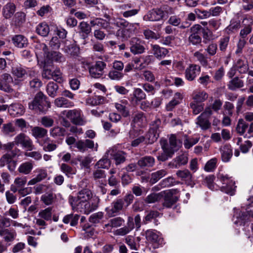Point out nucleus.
Returning <instances> with one entry per match:
<instances>
[{
  "label": "nucleus",
  "instance_id": "obj_55",
  "mask_svg": "<svg viewBox=\"0 0 253 253\" xmlns=\"http://www.w3.org/2000/svg\"><path fill=\"white\" fill-rule=\"evenodd\" d=\"M54 198L52 193H47L42 196L41 201L46 205H50L52 204Z\"/></svg>",
  "mask_w": 253,
  "mask_h": 253
},
{
  "label": "nucleus",
  "instance_id": "obj_53",
  "mask_svg": "<svg viewBox=\"0 0 253 253\" xmlns=\"http://www.w3.org/2000/svg\"><path fill=\"white\" fill-rule=\"evenodd\" d=\"M111 165L110 160L106 158H103L95 164L97 169H108Z\"/></svg>",
  "mask_w": 253,
  "mask_h": 253
},
{
  "label": "nucleus",
  "instance_id": "obj_44",
  "mask_svg": "<svg viewBox=\"0 0 253 253\" xmlns=\"http://www.w3.org/2000/svg\"><path fill=\"white\" fill-rule=\"evenodd\" d=\"M47 133V130L41 127L35 126L32 129V134L36 139L44 137Z\"/></svg>",
  "mask_w": 253,
  "mask_h": 253
},
{
  "label": "nucleus",
  "instance_id": "obj_59",
  "mask_svg": "<svg viewBox=\"0 0 253 253\" xmlns=\"http://www.w3.org/2000/svg\"><path fill=\"white\" fill-rule=\"evenodd\" d=\"M159 135V133L155 131L149 130V131L146 135V139L148 140V143L152 144L156 141Z\"/></svg>",
  "mask_w": 253,
  "mask_h": 253
},
{
  "label": "nucleus",
  "instance_id": "obj_40",
  "mask_svg": "<svg viewBox=\"0 0 253 253\" xmlns=\"http://www.w3.org/2000/svg\"><path fill=\"white\" fill-rule=\"evenodd\" d=\"M234 67L240 74H245L249 70V66L247 61L239 59L235 63Z\"/></svg>",
  "mask_w": 253,
  "mask_h": 253
},
{
  "label": "nucleus",
  "instance_id": "obj_24",
  "mask_svg": "<svg viewBox=\"0 0 253 253\" xmlns=\"http://www.w3.org/2000/svg\"><path fill=\"white\" fill-rule=\"evenodd\" d=\"M90 24L91 27L102 28L110 31V26L109 22L105 19L100 18H95L90 21Z\"/></svg>",
  "mask_w": 253,
  "mask_h": 253
},
{
  "label": "nucleus",
  "instance_id": "obj_58",
  "mask_svg": "<svg viewBox=\"0 0 253 253\" xmlns=\"http://www.w3.org/2000/svg\"><path fill=\"white\" fill-rule=\"evenodd\" d=\"M41 123L42 126L45 127H50L53 126L54 120L51 117L46 116L41 118Z\"/></svg>",
  "mask_w": 253,
  "mask_h": 253
},
{
  "label": "nucleus",
  "instance_id": "obj_14",
  "mask_svg": "<svg viewBox=\"0 0 253 253\" xmlns=\"http://www.w3.org/2000/svg\"><path fill=\"white\" fill-rule=\"evenodd\" d=\"M106 154L110 155L115 161L116 165H119L124 163L126 160V153L117 149V147L114 146L109 148L106 152Z\"/></svg>",
  "mask_w": 253,
  "mask_h": 253
},
{
  "label": "nucleus",
  "instance_id": "obj_34",
  "mask_svg": "<svg viewBox=\"0 0 253 253\" xmlns=\"http://www.w3.org/2000/svg\"><path fill=\"white\" fill-rule=\"evenodd\" d=\"M14 44L18 47L23 48L28 44L27 39L23 36L19 35H16L12 38Z\"/></svg>",
  "mask_w": 253,
  "mask_h": 253
},
{
  "label": "nucleus",
  "instance_id": "obj_9",
  "mask_svg": "<svg viewBox=\"0 0 253 253\" xmlns=\"http://www.w3.org/2000/svg\"><path fill=\"white\" fill-rule=\"evenodd\" d=\"M106 63L102 61H97L89 68V72L92 78L98 79L101 77L104 73Z\"/></svg>",
  "mask_w": 253,
  "mask_h": 253
},
{
  "label": "nucleus",
  "instance_id": "obj_45",
  "mask_svg": "<svg viewBox=\"0 0 253 253\" xmlns=\"http://www.w3.org/2000/svg\"><path fill=\"white\" fill-rule=\"evenodd\" d=\"M168 173L166 169H160L151 174V177L150 181L152 184L157 182L161 178L165 176Z\"/></svg>",
  "mask_w": 253,
  "mask_h": 253
},
{
  "label": "nucleus",
  "instance_id": "obj_37",
  "mask_svg": "<svg viewBox=\"0 0 253 253\" xmlns=\"http://www.w3.org/2000/svg\"><path fill=\"white\" fill-rule=\"evenodd\" d=\"M33 168V164L31 162H26L21 164L18 169V171L19 173L24 174H29Z\"/></svg>",
  "mask_w": 253,
  "mask_h": 253
},
{
  "label": "nucleus",
  "instance_id": "obj_4",
  "mask_svg": "<svg viewBox=\"0 0 253 253\" xmlns=\"http://www.w3.org/2000/svg\"><path fill=\"white\" fill-rule=\"evenodd\" d=\"M217 179L222 184L220 187L221 191L231 196L235 194L237 187L235 185V181L232 176H229L227 174L219 173Z\"/></svg>",
  "mask_w": 253,
  "mask_h": 253
},
{
  "label": "nucleus",
  "instance_id": "obj_11",
  "mask_svg": "<svg viewBox=\"0 0 253 253\" xmlns=\"http://www.w3.org/2000/svg\"><path fill=\"white\" fill-rule=\"evenodd\" d=\"M14 142L17 145H21L28 151H32L35 149L32 140L23 133H20L14 138Z\"/></svg>",
  "mask_w": 253,
  "mask_h": 253
},
{
  "label": "nucleus",
  "instance_id": "obj_29",
  "mask_svg": "<svg viewBox=\"0 0 253 253\" xmlns=\"http://www.w3.org/2000/svg\"><path fill=\"white\" fill-rule=\"evenodd\" d=\"M153 54L158 59L164 58L168 53V50L164 47H161L157 44H151Z\"/></svg>",
  "mask_w": 253,
  "mask_h": 253
},
{
  "label": "nucleus",
  "instance_id": "obj_16",
  "mask_svg": "<svg viewBox=\"0 0 253 253\" xmlns=\"http://www.w3.org/2000/svg\"><path fill=\"white\" fill-rule=\"evenodd\" d=\"M200 72L201 67L199 65L190 64L185 71V78L189 81H193Z\"/></svg>",
  "mask_w": 253,
  "mask_h": 253
},
{
  "label": "nucleus",
  "instance_id": "obj_5",
  "mask_svg": "<svg viewBox=\"0 0 253 253\" xmlns=\"http://www.w3.org/2000/svg\"><path fill=\"white\" fill-rule=\"evenodd\" d=\"M173 13L172 9L169 6L153 9L144 15L143 19L149 21H158L167 17L169 14Z\"/></svg>",
  "mask_w": 253,
  "mask_h": 253
},
{
  "label": "nucleus",
  "instance_id": "obj_8",
  "mask_svg": "<svg viewBox=\"0 0 253 253\" xmlns=\"http://www.w3.org/2000/svg\"><path fill=\"white\" fill-rule=\"evenodd\" d=\"M245 210L246 212L242 211H241V215L239 213V215L234 216V220L235 217L236 218V220L234 221L235 224L244 225L250 216L253 218V202L249 205Z\"/></svg>",
  "mask_w": 253,
  "mask_h": 253
},
{
  "label": "nucleus",
  "instance_id": "obj_33",
  "mask_svg": "<svg viewBox=\"0 0 253 253\" xmlns=\"http://www.w3.org/2000/svg\"><path fill=\"white\" fill-rule=\"evenodd\" d=\"M193 57L197 61L200 62L202 66L204 67L209 66L210 68L212 67V66H211L208 63V57L200 51L194 52Z\"/></svg>",
  "mask_w": 253,
  "mask_h": 253
},
{
  "label": "nucleus",
  "instance_id": "obj_64",
  "mask_svg": "<svg viewBox=\"0 0 253 253\" xmlns=\"http://www.w3.org/2000/svg\"><path fill=\"white\" fill-rule=\"evenodd\" d=\"M190 106L192 110L193 113L195 115H197L201 112L204 110V104H199L198 103H196L195 102L190 103Z\"/></svg>",
  "mask_w": 253,
  "mask_h": 253
},
{
  "label": "nucleus",
  "instance_id": "obj_46",
  "mask_svg": "<svg viewBox=\"0 0 253 253\" xmlns=\"http://www.w3.org/2000/svg\"><path fill=\"white\" fill-rule=\"evenodd\" d=\"M58 89V85L53 82H49L46 85V92L48 95L52 97L56 96Z\"/></svg>",
  "mask_w": 253,
  "mask_h": 253
},
{
  "label": "nucleus",
  "instance_id": "obj_6",
  "mask_svg": "<svg viewBox=\"0 0 253 253\" xmlns=\"http://www.w3.org/2000/svg\"><path fill=\"white\" fill-rule=\"evenodd\" d=\"M61 115L65 116L76 125L83 126L86 123V121L80 109L64 110L61 113Z\"/></svg>",
  "mask_w": 253,
  "mask_h": 253
},
{
  "label": "nucleus",
  "instance_id": "obj_54",
  "mask_svg": "<svg viewBox=\"0 0 253 253\" xmlns=\"http://www.w3.org/2000/svg\"><path fill=\"white\" fill-rule=\"evenodd\" d=\"M60 169L68 177H70L76 173V170L66 164H61Z\"/></svg>",
  "mask_w": 253,
  "mask_h": 253
},
{
  "label": "nucleus",
  "instance_id": "obj_20",
  "mask_svg": "<svg viewBox=\"0 0 253 253\" xmlns=\"http://www.w3.org/2000/svg\"><path fill=\"white\" fill-rule=\"evenodd\" d=\"M12 82L13 79L10 74L7 73L2 74L0 80V89L7 92H11L12 89L9 84Z\"/></svg>",
  "mask_w": 253,
  "mask_h": 253
},
{
  "label": "nucleus",
  "instance_id": "obj_22",
  "mask_svg": "<svg viewBox=\"0 0 253 253\" xmlns=\"http://www.w3.org/2000/svg\"><path fill=\"white\" fill-rule=\"evenodd\" d=\"M145 237L147 240L152 243L159 245L163 244V238L161 237L160 233L153 230H148L145 232Z\"/></svg>",
  "mask_w": 253,
  "mask_h": 253
},
{
  "label": "nucleus",
  "instance_id": "obj_21",
  "mask_svg": "<svg viewBox=\"0 0 253 253\" xmlns=\"http://www.w3.org/2000/svg\"><path fill=\"white\" fill-rule=\"evenodd\" d=\"M134 228L133 219L132 217L129 216L126 226L116 230L114 231V234L116 236H125L129 233Z\"/></svg>",
  "mask_w": 253,
  "mask_h": 253
},
{
  "label": "nucleus",
  "instance_id": "obj_35",
  "mask_svg": "<svg viewBox=\"0 0 253 253\" xmlns=\"http://www.w3.org/2000/svg\"><path fill=\"white\" fill-rule=\"evenodd\" d=\"M244 82L238 77H235L229 81L227 85L228 87L231 90H235L237 88L244 86Z\"/></svg>",
  "mask_w": 253,
  "mask_h": 253
},
{
  "label": "nucleus",
  "instance_id": "obj_36",
  "mask_svg": "<svg viewBox=\"0 0 253 253\" xmlns=\"http://www.w3.org/2000/svg\"><path fill=\"white\" fill-rule=\"evenodd\" d=\"M170 150H173L174 153L178 150L182 145V142L177 140L174 134H171L169 139Z\"/></svg>",
  "mask_w": 253,
  "mask_h": 253
},
{
  "label": "nucleus",
  "instance_id": "obj_25",
  "mask_svg": "<svg viewBox=\"0 0 253 253\" xmlns=\"http://www.w3.org/2000/svg\"><path fill=\"white\" fill-rule=\"evenodd\" d=\"M12 74L14 77L19 79H23L28 74L27 68L21 65H17L12 69Z\"/></svg>",
  "mask_w": 253,
  "mask_h": 253
},
{
  "label": "nucleus",
  "instance_id": "obj_10",
  "mask_svg": "<svg viewBox=\"0 0 253 253\" xmlns=\"http://www.w3.org/2000/svg\"><path fill=\"white\" fill-rule=\"evenodd\" d=\"M115 24L118 27H126L131 36L137 34L140 29V25L138 23H129L123 18L117 20Z\"/></svg>",
  "mask_w": 253,
  "mask_h": 253
},
{
  "label": "nucleus",
  "instance_id": "obj_56",
  "mask_svg": "<svg viewBox=\"0 0 253 253\" xmlns=\"http://www.w3.org/2000/svg\"><path fill=\"white\" fill-rule=\"evenodd\" d=\"M49 138L47 137L45 139L43 142L42 146L43 149L44 151L51 152L55 150L57 148L56 144L52 143H49Z\"/></svg>",
  "mask_w": 253,
  "mask_h": 253
},
{
  "label": "nucleus",
  "instance_id": "obj_27",
  "mask_svg": "<svg viewBox=\"0 0 253 253\" xmlns=\"http://www.w3.org/2000/svg\"><path fill=\"white\" fill-rule=\"evenodd\" d=\"M221 158L223 162H228L232 156V150L229 145L226 144L220 148Z\"/></svg>",
  "mask_w": 253,
  "mask_h": 253
},
{
  "label": "nucleus",
  "instance_id": "obj_32",
  "mask_svg": "<svg viewBox=\"0 0 253 253\" xmlns=\"http://www.w3.org/2000/svg\"><path fill=\"white\" fill-rule=\"evenodd\" d=\"M241 26L240 21L232 19L230 24L225 29V32L228 35L235 33L238 31Z\"/></svg>",
  "mask_w": 253,
  "mask_h": 253
},
{
  "label": "nucleus",
  "instance_id": "obj_7",
  "mask_svg": "<svg viewBox=\"0 0 253 253\" xmlns=\"http://www.w3.org/2000/svg\"><path fill=\"white\" fill-rule=\"evenodd\" d=\"M40 46L42 48L44 56L47 60H51L52 62L59 63L65 62L66 58L60 52L57 51L48 52L47 46L44 43H41Z\"/></svg>",
  "mask_w": 253,
  "mask_h": 253
},
{
  "label": "nucleus",
  "instance_id": "obj_38",
  "mask_svg": "<svg viewBox=\"0 0 253 253\" xmlns=\"http://www.w3.org/2000/svg\"><path fill=\"white\" fill-rule=\"evenodd\" d=\"M80 218V215L77 214H69L65 216L63 219V222L65 224L70 223L72 226H76Z\"/></svg>",
  "mask_w": 253,
  "mask_h": 253
},
{
  "label": "nucleus",
  "instance_id": "obj_51",
  "mask_svg": "<svg viewBox=\"0 0 253 253\" xmlns=\"http://www.w3.org/2000/svg\"><path fill=\"white\" fill-rule=\"evenodd\" d=\"M249 125L243 119H240L238 121L236 127V130L238 133L241 135H243L246 131L248 129Z\"/></svg>",
  "mask_w": 253,
  "mask_h": 253
},
{
  "label": "nucleus",
  "instance_id": "obj_50",
  "mask_svg": "<svg viewBox=\"0 0 253 253\" xmlns=\"http://www.w3.org/2000/svg\"><path fill=\"white\" fill-rule=\"evenodd\" d=\"M36 31L38 34L45 37L49 33V28L45 23H42L37 27Z\"/></svg>",
  "mask_w": 253,
  "mask_h": 253
},
{
  "label": "nucleus",
  "instance_id": "obj_17",
  "mask_svg": "<svg viewBox=\"0 0 253 253\" xmlns=\"http://www.w3.org/2000/svg\"><path fill=\"white\" fill-rule=\"evenodd\" d=\"M164 202L163 206L167 208H171L177 201L178 198L172 191H163Z\"/></svg>",
  "mask_w": 253,
  "mask_h": 253
},
{
  "label": "nucleus",
  "instance_id": "obj_12",
  "mask_svg": "<svg viewBox=\"0 0 253 253\" xmlns=\"http://www.w3.org/2000/svg\"><path fill=\"white\" fill-rule=\"evenodd\" d=\"M130 50L134 54L145 52L144 42L137 38H132L129 41Z\"/></svg>",
  "mask_w": 253,
  "mask_h": 253
},
{
  "label": "nucleus",
  "instance_id": "obj_13",
  "mask_svg": "<svg viewBox=\"0 0 253 253\" xmlns=\"http://www.w3.org/2000/svg\"><path fill=\"white\" fill-rule=\"evenodd\" d=\"M124 201L122 199H117L114 200L110 207L106 208V211L109 217H112L118 214L123 209Z\"/></svg>",
  "mask_w": 253,
  "mask_h": 253
},
{
  "label": "nucleus",
  "instance_id": "obj_41",
  "mask_svg": "<svg viewBox=\"0 0 253 253\" xmlns=\"http://www.w3.org/2000/svg\"><path fill=\"white\" fill-rule=\"evenodd\" d=\"M177 176L182 180L190 183L192 181V175L190 171L188 169L178 170L176 172Z\"/></svg>",
  "mask_w": 253,
  "mask_h": 253
},
{
  "label": "nucleus",
  "instance_id": "obj_30",
  "mask_svg": "<svg viewBox=\"0 0 253 253\" xmlns=\"http://www.w3.org/2000/svg\"><path fill=\"white\" fill-rule=\"evenodd\" d=\"M154 164L155 159L151 156L142 157L137 162L138 165L141 168L152 167Z\"/></svg>",
  "mask_w": 253,
  "mask_h": 253
},
{
  "label": "nucleus",
  "instance_id": "obj_63",
  "mask_svg": "<svg viewBox=\"0 0 253 253\" xmlns=\"http://www.w3.org/2000/svg\"><path fill=\"white\" fill-rule=\"evenodd\" d=\"M65 130L59 126H56L51 128L50 130V134L53 137L63 136L64 135Z\"/></svg>",
  "mask_w": 253,
  "mask_h": 253
},
{
  "label": "nucleus",
  "instance_id": "obj_19",
  "mask_svg": "<svg viewBox=\"0 0 253 253\" xmlns=\"http://www.w3.org/2000/svg\"><path fill=\"white\" fill-rule=\"evenodd\" d=\"M188 161V155L187 154H182L170 162L168 166L171 169H177L182 165H186Z\"/></svg>",
  "mask_w": 253,
  "mask_h": 253
},
{
  "label": "nucleus",
  "instance_id": "obj_1",
  "mask_svg": "<svg viewBox=\"0 0 253 253\" xmlns=\"http://www.w3.org/2000/svg\"><path fill=\"white\" fill-rule=\"evenodd\" d=\"M69 202L73 210L88 214L97 209L99 199L93 196L90 190L84 189L78 193L77 197L70 196Z\"/></svg>",
  "mask_w": 253,
  "mask_h": 253
},
{
  "label": "nucleus",
  "instance_id": "obj_48",
  "mask_svg": "<svg viewBox=\"0 0 253 253\" xmlns=\"http://www.w3.org/2000/svg\"><path fill=\"white\" fill-rule=\"evenodd\" d=\"M52 209L50 207L42 210L39 211L38 216L45 220H50L52 217Z\"/></svg>",
  "mask_w": 253,
  "mask_h": 253
},
{
  "label": "nucleus",
  "instance_id": "obj_2",
  "mask_svg": "<svg viewBox=\"0 0 253 253\" xmlns=\"http://www.w3.org/2000/svg\"><path fill=\"white\" fill-rule=\"evenodd\" d=\"M42 92H38L34 100L29 103V108L40 112L45 113L51 106L50 103L46 100Z\"/></svg>",
  "mask_w": 253,
  "mask_h": 253
},
{
  "label": "nucleus",
  "instance_id": "obj_60",
  "mask_svg": "<svg viewBox=\"0 0 253 253\" xmlns=\"http://www.w3.org/2000/svg\"><path fill=\"white\" fill-rule=\"evenodd\" d=\"M27 181V178L26 176L17 177L15 178L14 184L17 188L20 189L25 186Z\"/></svg>",
  "mask_w": 253,
  "mask_h": 253
},
{
  "label": "nucleus",
  "instance_id": "obj_49",
  "mask_svg": "<svg viewBox=\"0 0 253 253\" xmlns=\"http://www.w3.org/2000/svg\"><path fill=\"white\" fill-rule=\"evenodd\" d=\"M207 118V117L201 115L197 118V124L202 129H207L211 126V124Z\"/></svg>",
  "mask_w": 253,
  "mask_h": 253
},
{
  "label": "nucleus",
  "instance_id": "obj_52",
  "mask_svg": "<svg viewBox=\"0 0 253 253\" xmlns=\"http://www.w3.org/2000/svg\"><path fill=\"white\" fill-rule=\"evenodd\" d=\"M200 136H196L192 137L186 138L184 141V146L186 149H189L198 142Z\"/></svg>",
  "mask_w": 253,
  "mask_h": 253
},
{
  "label": "nucleus",
  "instance_id": "obj_39",
  "mask_svg": "<svg viewBox=\"0 0 253 253\" xmlns=\"http://www.w3.org/2000/svg\"><path fill=\"white\" fill-rule=\"evenodd\" d=\"M162 149L163 152L157 157L159 161L164 162L167 160L169 158L172 157L174 154L173 150H170L169 148L164 145L162 146Z\"/></svg>",
  "mask_w": 253,
  "mask_h": 253
},
{
  "label": "nucleus",
  "instance_id": "obj_42",
  "mask_svg": "<svg viewBox=\"0 0 253 253\" xmlns=\"http://www.w3.org/2000/svg\"><path fill=\"white\" fill-rule=\"evenodd\" d=\"M119 28L116 33V36L119 39L126 41L131 36L126 27H121Z\"/></svg>",
  "mask_w": 253,
  "mask_h": 253
},
{
  "label": "nucleus",
  "instance_id": "obj_18",
  "mask_svg": "<svg viewBox=\"0 0 253 253\" xmlns=\"http://www.w3.org/2000/svg\"><path fill=\"white\" fill-rule=\"evenodd\" d=\"M146 94L140 88H134L132 96L130 98V103L134 106L137 105L142 100L145 99Z\"/></svg>",
  "mask_w": 253,
  "mask_h": 253
},
{
  "label": "nucleus",
  "instance_id": "obj_15",
  "mask_svg": "<svg viewBox=\"0 0 253 253\" xmlns=\"http://www.w3.org/2000/svg\"><path fill=\"white\" fill-rule=\"evenodd\" d=\"M114 105L116 109L123 117L126 118L130 116L129 107L130 105L127 99L123 98L118 102L115 103Z\"/></svg>",
  "mask_w": 253,
  "mask_h": 253
},
{
  "label": "nucleus",
  "instance_id": "obj_23",
  "mask_svg": "<svg viewBox=\"0 0 253 253\" xmlns=\"http://www.w3.org/2000/svg\"><path fill=\"white\" fill-rule=\"evenodd\" d=\"M8 110L10 115L13 117L22 115L25 112L24 106L19 103H12L9 106Z\"/></svg>",
  "mask_w": 253,
  "mask_h": 253
},
{
  "label": "nucleus",
  "instance_id": "obj_43",
  "mask_svg": "<svg viewBox=\"0 0 253 253\" xmlns=\"http://www.w3.org/2000/svg\"><path fill=\"white\" fill-rule=\"evenodd\" d=\"M15 11V5L12 3H8L3 8V15L6 18H9Z\"/></svg>",
  "mask_w": 253,
  "mask_h": 253
},
{
  "label": "nucleus",
  "instance_id": "obj_61",
  "mask_svg": "<svg viewBox=\"0 0 253 253\" xmlns=\"http://www.w3.org/2000/svg\"><path fill=\"white\" fill-rule=\"evenodd\" d=\"M13 160L12 157L10 154H5L3 155L0 159V167H3L6 165L10 164Z\"/></svg>",
  "mask_w": 253,
  "mask_h": 253
},
{
  "label": "nucleus",
  "instance_id": "obj_47",
  "mask_svg": "<svg viewBox=\"0 0 253 253\" xmlns=\"http://www.w3.org/2000/svg\"><path fill=\"white\" fill-rule=\"evenodd\" d=\"M163 197V192L159 193H152L148 195L145 199L144 201L148 204L153 203L160 200Z\"/></svg>",
  "mask_w": 253,
  "mask_h": 253
},
{
  "label": "nucleus",
  "instance_id": "obj_57",
  "mask_svg": "<svg viewBox=\"0 0 253 253\" xmlns=\"http://www.w3.org/2000/svg\"><path fill=\"white\" fill-rule=\"evenodd\" d=\"M208 97V95L204 91H199L193 96V99L197 103H200L205 101Z\"/></svg>",
  "mask_w": 253,
  "mask_h": 253
},
{
  "label": "nucleus",
  "instance_id": "obj_62",
  "mask_svg": "<svg viewBox=\"0 0 253 253\" xmlns=\"http://www.w3.org/2000/svg\"><path fill=\"white\" fill-rule=\"evenodd\" d=\"M51 75L53 76L52 79L58 83L63 82L62 74L59 69L56 68L53 71L51 70Z\"/></svg>",
  "mask_w": 253,
  "mask_h": 253
},
{
  "label": "nucleus",
  "instance_id": "obj_31",
  "mask_svg": "<svg viewBox=\"0 0 253 253\" xmlns=\"http://www.w3.org/2000/svg\"><path fill=\"white\" fill-rule=\"evenodd\" d=\"M54 103L57 107L70 108L74 106L73 102L69 101L63 97H60L56 98L54 100Z\"/></svg>",
  "mask_w": 253,
  "mask_h": 253
},
{
  "label": "nucleus",
  "instance_id": "obj_3",
  "mask_svg": "<svg viewBox=\"0 0 253 253\" xmlns=\"http://www.w3.org/2000/svg\"><path fill=\"white\" fill-rule=\"evenodd\" d=\"M12 220L6 217L0 218V236L6 242L13 241L16 237V233L14 230H9L6 228L11 224Z\"/></svg>",
  "mask_w": 253,
  "mask_h": 253
},
{
  "label": "nucleus",
  "instance_id": "obj_28",
  "mask_svg": "<svg viewBox=\"0 0 253 253\" xmlns=\"http://www.w3.org/2000/svg\"><path fill=\"white\" fill-rule=\"evenodd\" d=\"M106 98L102 96L95 95L86 99V104L89 106H96L106 103Z\"/></svg>",
  "mask_w": 253,
  "mask_h": 253
},
{
  "label": "nucleus",
  "instance_id": "obj_26",
  "mask_svg": "<svg viewBox=\"0 0 253 253\" xmlns=\"http://www.w3.org/2000/svg\"><path fill=\"white\" fill-rule=\"evenodd\" d=\"M124 220L120 217H117L110 219L104 226L107 231L111 232L113 228H117L123 225Z\"/></svg>",
  "mask_w": 253,
  "mask_h": 253
}]
</instances>
